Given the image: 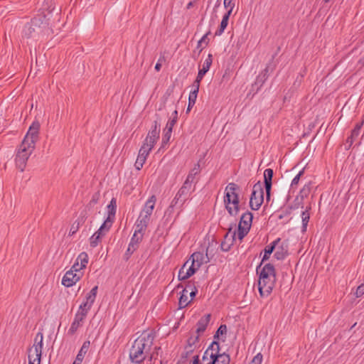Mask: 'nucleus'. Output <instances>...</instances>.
<instances>
[{
  "instance_id": "49",
  "label": "nucleus",
  "mask_w": 364,
  "mask_h": 364,
  "mask_svg": "<svg viewBox=\"0 0 364 364\" xmlns=\"http://www.w3.org/2000/svg\"><path fill=\"white\" fill-rule=\"evenodd\" d=\"M80 321L81 320H74V321L73 322L70 328L68 330V333L72 335V334H74L76 332V331L77 330V328H79V326L80 325Z\"/></svg>"
},
{
  "instance_id": "39",
  "label": "nucleus",
  "mask_w": 364,
  "mask_h": 364,
  "mask_svg": "<svg viewBox=\"0 0 364 364\" xmlns=\"http://www.w3.org/2000/svg\"><path fill=\"white\" fill-rule=\"evenodd\" d=\"M76 261L79 262V264L81 265V267H83V268L86 267L87 264L88 263V255L86 252H81Z\"/></svg>"
},
{
  "instance_id": "45",
  "label": "nucleus",
  "mask_w": 364,
  "mask_h": 364,
  "mask_svg": "<svg viewBox=\"0 0 364 364\" xmlns=\"http://www.w3.org/2000/svg\"><path fill=\"white\" fill-rule=\"evenodd\" d=\"M151 148L149 147L148 146L145 145L144 143L142 146H141L139 151V155L141 156H144L146 158L148 155L149 154V152L151 151Z\"/></svg>"
},
{
  "instance_id": "48",
  "label": "nucleus",
  "mask_w": 364,
  "mask_h": 364,
  "mask_svg": "<svg viewBox=\"0 0 364 364\" xmlns=\"http://www.w3.org/2000/svg\"><path fill=\"white\" fill-rule=\"evenodd\" d=\"M209 33L205 34L202 38L198 42V48H200V51L203 49L204 46H203V44H205V46H207L209 42V39L208 38V35Z\"/></svg>"
},
{
  "instance_id": "8",
  "label": "nucleus",
  "mask_w": 364,
  "mask_h": 364,
  "mask_svg": "<svg viewBox=\"0 0 364 364\" xmlns=\"http://www.w3.org/2000/svg\"><path fill=\"white\" fill-rule=\"evenodd\" d=\"M110 228L111 225L103 223L98 230L95 232L90 238V246L92 247H97L100 242L102 237L105 235V232H107Z\"/></svg>"
},
{
  "instance_id": "6",
  "label": "nucleus",
  "mask_w": 364,
  "mask_h": 364,
  "mask_svg": "<svg viewBox=\"0 0 364 364\" xmlns=\"http://www.w3.org/2000/svg\"><path fill=\"white\" fill-rule=\"evenodd\" d=\"M208 251L209 247L206 250L205 255H204L203 252H196L191 256L189 261L191 260V262L189 266L193 267L195 272H196L203 264L209 262Z\"/></svg>"
},
{
  "instance_id": "36",
  "label": "nucleus",
  "mask_w": 364,
  "mask_h": 364,
  "mask_svg": "<svg viewBox=\"0 0 364 364\" xmlns=\"http://www.w3.org/2000/svg\"><path fill=\"white\" fill-rule=\"evenodd\" d=\"M200 172V164L197 163L194 165L193 168L189 171L187 178H189L195 181L196 176L199 174Z\"/></svg>"
},
{
  "instance_id": "20",
  "label": "nucleus",
  "mask_w": 364,
  "mask_h": 364,
  "mask_svg": "<svg viewBox=\"0 0 364 364\" xmlns=\"http://www.w3.org/2000/svg\"><path fill=\"white\" fill-rule=\"evenodd\" d=\"M213 63V55L208 54L207 58L204 60L203 68L199 70L198 73V78H203L204 75L209 70L210 65Z\"/></svg>"
},
{
  "instance_id": "1",
  "label": "nucleus",
  "mask_w": 364,
  "mask_h": 364,
  "mask_svg": "<svg viewBox=\"0 0 364 364\" xmlns=\"http://www.w3.org/2000/svg\"><path fill=\"white\" fill-rule=\"evenodd\" d=\"M39 129L40 123L38 121H34L19 145L15 161L16 167L21 171H24L26 162L35 149L36 142L38 139Z\"/></svg>"
},
{
  "instance_id": "28",
  "label": "nucleus",
  "mask_w": 364,
  "mask_h": 364,
  "mask_svg": "<svg viewBox=\"0 0 364 364\" xmlns=\"http://www.w3.org/2000/svg\"><path fill=\"white\" fill-rule=\"evenodd\" d=\"M231 14L229 13H225L224 16H223L222 21L220 22V25L219 28L216 31L215 35L216 36H220L226 28L228 24V20Z\"/></svg>"
},
{
  "instance_id": "64",
  "label": "nucleus",
  "mask_w": 364,
  "mask_h": 364,
  "mask_svg": "<svg viewBox=\"0 0 364 364\" xmlns=\"http://www.w3.org/2000/svg\"><path fill=\"white\" fill-rule=\"evenodd\" d=\"M28 364H41V359H36V358L28 356Z\"/></svg>"
},
{
  "instance_id": "56",
  "label": "nucleus",
  "mask_w": 364,
  "mask_h": 364,
  "mask_svg": "<svg viewBox=\"0 0 364 364\" xmlns=\"http://www.w3.org/2000/svg\"><path fill=\"white\" fill-rule=\"evenodd\" d=\"M267 75H266V73L260 74L257 77L256 84H259L260 86H262L264 84V82L267 80Z\"/></svg>"
},
{
  "instance_id": "59",
  "label": "nucleus",
  "mask_w": 364,
  "mask_h": 364,
  "mask_svg": "<svg viewBox=\"0 0 364 364\" xmlns=\"http://www.w3.org/2000/svg\"><path fill=\"white\" fill-rule=\"evenodd\" d=\"M202 79L203 78H198V76H197L196 79L194 80V82L193 83V90H196V92H197V94L198 93L200 83V81L202 80Z\"/></svg>"
},
{
  "instance_id": "13",
  "label": "nucleus",
  "mask_w": 364,
  "mask_h": 364,
  "mask_svg": "<svg viewBox=\"0 0 364 364\" xmlns=\"http://www.w3.org/2000/svg\"><path fill=\"white\" fill-rule=\"evenodd\" d=\"M107 217L104 223L112 226L116 214L117 210V200L114 198H112L109 204L107 207Z\"/></svg>"
},
{
  "instance_id": "17",
  "label": "nucleus",
  "mask_w": 364,
  "mask_h": 364,
  "mask_svg": "<svg viewBox=\"0 0 364 364\" xmlns=\"http://www.w3.org/2000/svg\"><path fill=\"white\" fill-rule=\"evenodd\" d=\"M230 202V204H225V208L231 216H236L239 213L240 209V200L237 198L235 200H232Z\"/></svg>"
},
{
  "instance_id": "2",
  "label": "nucleus",
  "mask_w": 364,
  "mask_h": 364,
  "mask_svg": "<svg viewBox=\"0 0 364 364\" xmlns=\"http://www.w3.org/2000/svg\"><path fill=\"white\" fill-rule=\"evenodd\" d=\"M262 263L257 267L259 274L258 289L262 297L268 296L272 291L276 282V272L274 267L266 264L261 269Z\"/></svg>"
},
{
  "instance_id": "54",
  "label": "nucleus",
  "mask_w": 364,
  "mask_h": 364,
  "mask_svg": "<svg viewBox=\"0 0 364 364\" xmlns=\"http://www.w3.org/2000/svg\"><path fill=\"white\" fill-rule=\"evenodd\" d=\"M157 140L158 139L156 138H151V139H149V138L146 137L144 144L152 149L154 146V144H156Z\"/></svg>"
},
{
  "instance_id": "51",
  "label": "nucleus",
  "mask_w": 364,
  "mask_h": 364,
  "mask_svg": "<svg viewBox=\"0 0 364 364\" xmlns=\"http://www.w3.org/2000/svg\"><path fill=\"white\" fill-rule=\"evenodd\" d=\"M172 117L173 118L171 119H170L167 124H166V126L171 127L173 129V126L175 125L176 121H177V119H178V112L176 110H175L173 114H172Z\"/></svg>"
},
{
  "instance_id": "25",
  "label": "nucleus",
  "mask_w": 364,
  "mask_h": 364,
  "mask_svg": "<svg viewBox=\"0 0 364 364\" xmlns=\"http://www.w3.org/2000/svg\"><path fill=\"white\" fill-rule=\"evenodd\" d=\"M274 171L272 168H267L264 171V183L265 189L272 188Z\"/></svg>"
},
{
  "instance_id": "50",
  "label": "nucleus",
  "mask_w": 364,
  "mask_h": 364,
  "mask_svg": "<svg viewBox=\"0 0 364 364\" xmlns=\"http://www.w3.org/2000/svg\"><path fill=\"white\" fill-rule=\"evenodd\" d=\"M223 4L224 7L228 9L226 13L231 14L235 7V3L231 1L224 0Z\"/></svg>"
},
{
  "instance_id": "15",
  "label": "nucleus",
  "mask_w": 364,
  "mask_h": 364,
  "mask_svg": "<svg viewBox=\"0 0 364 364\" xmlns=\"http://www.w3.org/2000/svg\"><path fill=\"white\" fill-rule=\"evenodd\" d=\"M363 122H359L356 124L354 129L351 132V134L346 139V144H348V147H350L354 141H355L360 133Z\"/></svg>"
},
{
  "instance_id": "5",
  "label": "nucleus",
  "mask_w": 364,
  "mask_h": 364,
  "mask_svg": "<svg viewBox=\"0 0 364 364\" xmlns=\"http://www.w3.org/2000/svg\"><path fill=\"white\" fill-rule=\"evenodd\" d=\"M43 335L41 331L38 332L33 340V345L28 350V356L36 358V359H41L42 350H43Z\"/></svg>"
},
{
  "instance_id": "33",
  "label": "nucleus",
  "mask_w": 364,
  "mask_h": 364,
  "mask_svg": "<svg viewBox=\"0 0 364 364\" xmlns=\"http://www.w3.org/2000/svg\"><path fill=\"white\" fill-rule=\"evenodd\" d=\"M210 348H208L203 356L202 361L200 364H211L212 360L215 359V353H209Z\"/></svg>"
},
{
  "instance_id": "34",
  "label": "nucleus",
  "mask_w": 364,
  "mask_h": 364,
  "mask_svg": "<svg viewBox=\"0 0 364 364\" xmlns=\"http://www.w3.org/2000/svg\"><path fill=\"white\" fill-rule=\"evenodd\" d=\"M138 234L139 233L134 232L132 237L131 238L130 242L129 244V245H132L133 248L135 249L136 250L138 249L139 245L140 242L142 240L143 235H144L142 234H141L140 235H138Z\"/></svg>"
},
{
  "instance_id": "18",
  "label": "nucleus",
  "mask_w": 364,
  "mask_h": 364,
  "mask_svg": "<svg viewBox=\"0 0 364 364\" xmlns=\"http://www.w3.org/2000/svg\"><path fill=\"white\" fill-rule=\"evenodd\" d=\"M94 302L87 301L86 299L82 304L80 305L79 309L76 314L75 318H83L87 315L88 311L90 309Z\"/></svg>"
},
{
  "instance_id": "57",
  "label": "nucleus",
  "mask_w": 364,
  "mask_h": 364,
  "mask_svg": "<svg viewBox=\"0 0 364 364\" xmlns=\"http://www.w3.org/2000/svg\"><path fill=\"white\" fill-rule=\"evenodd\" d=\"M82 269H83V267H81V265L79 264V262L75 261V262L73 264V265L72 266V267L70 270L73 271L74 273H77V272H82L81 270Z\"/></svg>"
},
{
  "instance_id": "11",
  "label": "nucleus",
  "mask_w": 364,
  "mask_h": 364,
  "mask_svg": "<svg viewBox=\"0 0 364 364\" xmlns=\"http://www.w3.org/2000/svg\"><path fill=\"white\" fill-rule=\"evenodd\" d=\"M216 346L215 353V358L217 360V363L219 364H229L230 361V355L225 353H219L220 351V346L219 343L217 341H213L209 348L213 350L214 346Z\"/></svg>"
},
{
  "instance_id": "27",
  "label": "nucleus",
  "mask_w": 364,
  "mask_h": 364,
  "mask_svg": "<svg viewBox=\"0 0 364 364\" xmlns=\"http://www.w3.org/2000/svg\"><path fill=\"white\" fill-rule=\"evenodd\" d=\"M190 287V284H188V286L182 291V294L179 298L178 304L180 308H184L186 307L191 301V300H188V288Z\"/></svg>"
},
{
  "instance_id": "29",
  "label": "nucleus",
  "mask_w": 364,
  "mask_h": 364,
  "mask_svg": "<svg viewBox=\"0 0 364 364\" xmlns=\"http://www.w3.org/2000/svg\"><path fill=\"white\" fill-rule=\"evenodd\" d=\"M157 121H154V124L151 127V129L149 132L146 138L151 139V138H159L160 127Z\"/></svg>"
},
{
  "instance_id": "46",
  "label": "nucleus",
  "mask_w": 364,
  "mask_h": 364,
  "mask_svg": "<svg viewBox=\"0 0 364 364\" xmlns=\"http://www.w3.org/2000/svg\"><path fill=\"white\" fill-rule=\"evenodd\" d=\"M191 192L186 188H183L182 187H181V188L178 190V191L177 192V194L178 195L179 197H181L182 198L185 199L186 200H187L189 198V196H191Z\"/></svg>"
},
{
  "instance_id": "35",
  "label": "nucleus",
  "mask_w": 364,
  "mask_h": 364,
  "mask_svg": "<svg viewBox=\"0 0 364 364\" xmlns=\"http://www.w3.org/2000/svg\"><path fill=\"white\" fill-rule=\"evenodd\" d=\"M208 320H200L198 322L197 328L196 330V336H198V337H200V334L205 331L208 326Z\"/></svg>"
},
{
  "instance_id": "7",
  "label": "nucleus",
  "mask_w": 364,
  "mask_h": 364,
  "mask_svg": "<svg viewBox=\"0 0 364 364\" xmlns=\"http://www.w3.org/2000/svg\"><path fill=\"white\" fill-rule=\"evenodd\" d=\"M240 187L235 183H230L225 187L224 204H230V200L239 198Z\"/></svg>"
},
{
  "instance_id": "42",
  "label": "nucleus",
  "mask_w": 364,
  "mask_h": 364,
  "mask_svg": "<svg viewBox=\"0 0 364 364\" xmlns=\"http://www.w3.org/2000/svg\"><path fill=\"white\" fill-rule=\"evenodd\" d=\"M250 228L238 225L237 237L241 241L248 234Z\"/></svg>"
},
{
  "instance_id": "12",
  "label": "nucleus",
  "mask_w": 364,
  "mask_h": 364,
  "mask_svg": "<svg viewBox=\"0 0 364 364\" xmlns=\"http://www.w3.org/2000/svg\"><path fill=\"white\" fill-rule=\"evenodd\" d=\"M42 23L41 18H34L29 23H27L23 28V35L26 38L32 36L33 33L36 31V27H40Z\"/></svg>"
},
{
  "instance_id": "26",
  "label": "nucleus",
  "mask_w": 364,
  "mask_h": 364,
  "mask_svg": "<svg viewBox=\"0 0 364 364\" xmlns=\"http://www.w3.org/2000/svg\"><path fill=\"white\" fill-rule=\"evenodd\" d=\"M280 238L277 239L271 245H267L264 249V253L262 259L261 263L262 264L265 260L269 258L270 255L273 252L276 245L280 242Z\"/></svg>"
},
{
  "instance_id": "22",
  "label": "nucleus",
  "mask_w": 364,
  "mask_h": 364,
  "mask_svg": "<svg viewBox=\"0 0 364 364\" xmlns=\"http://www.w3.org/2000/svg\"><path fill=\"white\" fill-rule=\"evenodd\" d=\"M252 219L253 215L252 213H250V211H246L242 215L238 225L250 228Z\"/></svg>"
},
{
  "instance_id": "3",
  "label": "nucleus",
  "mask_w": 364,
  "mask_h": 364,
  "mask_svg": "<svg viewBox=\"0 0 364 364\" xmlns=\"http://www.w3.org/2000/svg\"><path fill=\"white\" fill-rule=\"evenodd\" d=\"M154 336L151 333L142 334L132 344L129 351V358L132 363H142L149 353L153 345Z\"/></svg>"
},
{
  "instance_id": "53",
  "label": "nucleus",
  "mask_w": 364,
  "mask_h": 364,
  "mask_svg": "<svg viewBox=\"0 0 364 364\" xmlns=\"http://www.w3.org/2000/svg\"><path fill=\"white\" fill-rule=\"evenodd\" d=\"M194 183H196V182L186 178V179L185 180V181L181 187L183 188H186L191 192L192 185Z\"/></svg>"
},
{
  "instance_id": "16",
  "label": "nucleus",
  "mask_w": 364,
  "mask_h": 364,
  "mask_svg": "<svg viewBox=\"0 0 364 364\" xmlns=\"http://www.w3.org/2000/svg\"><path fill=\"white\" fill-rule=\"evenodd\" d=\"M156 197L151 196L145 203V205L141 212L144 214L151 216L155 207Z\"/></svg>"
},
{
  "instance_id": "60",
  "label": "nucleus",
  "mask_w": 364,
  "mask_h": 364,
  "mask_svg": "<svg viewBox=\"0 0 364 364\" xmlns=\"http://www.w3.org/2000/svg\"><path fill=\"white\" fill-rule=\"evenodd\" d=\"M134 251H136V250L133 248V245H129L124 255L126 259H128Z\"/></svg>"
},
{
  "instance_id": "14",
  "label": "nucleus",
  "mask_w": 364,
  "mask_h": 364,
  "mask_svg": "<svg viewBox=\"0 0 364 364\" xmlns=\"http://www.w3.org/2000/svg\"><path fill=\"white\" fill-rule=\"evenodd\" d=\"M196 272L189 266V260L186 262L178 272V279L185 280L191 277Z\"/></svg>"
},
{
  "instance_id": "58",
  "label": "nucleus",
  "mask_w": 364,
  "mask_h": 364,
  "mask_svg": "<svg viewBox=\"0 0 364 364\" xmlns=\"http://www.w3.org/2000/svg\"><path fill=\"white\" fill-rule=\"evenodd\" d=\"M262 361V355L257 353L252 359L250 364H261Z\"/></svg>"
},
{
  "instance_id": "24",
  "label": "nucleus",
  "mask_w": 364,
  "mask_h": 364,
  "mask_svg": "<svg viewBox=\"0 0 364 364\" xmlns=\"http://www.w3.org/2000/svg\"><path fill=\"white\" fill-rule=\"evenodd\" d=\"M288 255L287 245L282 243L276 250L274 257L278 260L284 259Z\"/></svg>"
},
{
  "instance_id": "10",
  "label": "nucleus",
  "mask_w": 364,
  "mask_h": 364,
  "mask_svg": "<svg viewBox=\"0 0 364 364\" xmlns=\"http://www.w3.org/2000/svg\"><path fill=\"white\" fill-rule=\"evenodd\" d=\"M235 237L236 231L232 232V228H230L224 236V240L220 244L221 250L223 252L229 251L235 240Z\"/></svg>"
},
{
  "instance_id": "32",
  "label": "nucleus",
  "mask_w": 364,
  "mask_h": 364,
  "mask_svg": "<svg viewBox=\"0 0 364 364\" xmlns=\"http://www.w3.org/2000/svg\"><path fill=\"white\" fill-rule=\"evenodd\" d=\"M227 334V326L225 324H221L220 327L218 328L215 334L214 335V341H216L217 339H220V337L222 338L221 340L223 341H225V338Z\"/></svg>"
},
{
  "instance_id": "61",
  "label": "nucleus",
  "mask_w": 364,
  "mask_h": 364,
  "mask_svg": "<svg viewBox=\"0 0 364 364\" xmlns=\"http://www.w3.org/2000/svg\"><path fill=\"white\" fill-rule=\"evenodd\" d=\"M364 294V283L358 287L355 296L356 297H360Z\"/></svg>"
},
{
  "instance_id": "37",
  "label": "nucleus",
  "mask_w": 364,
  "mask_h": 364,
  "mask_svg": "<svg viewBox=\"0 0 364 364\" xmlns=\"http://www.w3.org/2000/svg\"><path fill=\"white\" fill-rule=\"evenodd\" d=\"M172 128L166 126V128L164 131V136L162 137V146H164L166 144H167L171 139V133H172Z\"/></svg>"
},
{
  "instance_id": "21",
  "label": "nucleus",
  "mask_w": 364,
  "mask_h": 364,
  "mask_svg": "<svg viewBox=\"0 0 364 364\" xmlns=\"http://www.w3.org/2000/svg\"><path fill=\"white\" fill-rule=\"evenodd\" d=\"M90 343L89 341H85L78 352L75 360L74 361L73 364H81L85 355L87 353L88 348L90 347Z\"/></svg>"
},
{
  "instance_id": "44",
  "label": "nucleus",
  "mask_w": 364,
  "mask_h": 364,
  "mask_svg": "<svg viewBox=\"0 0 364 364\" xmlns=\"http://www.w3.org/2000/svg\"><path fill=\"white\" fill-rule=\"evenodd\" d=\"M311 183L304 185L302 189L300 191L299 196L303 199L307 197L311 192Z\"/></svg>"
},
{
  "instance_id": "55",
  "label": "nucleus",
  "mask_w": 364,
  "mask_h": 364,
  "mask_svg": "<svg viewBox=\"0 0 364 364\" xmlns=\"http://www.w3.org/2000/svg\"><path fill=\"white\" fill-rule=\"evenodd\" d=\"M304 174V169L300 171L299 173L293 178L291 186L294 187V186H296L300 180L301 176Z\"/></svg>"
},
{
  "instance_id": "9",
  "label": "nucleus",
  "mask_w": 364,
  "mask_h": 364,
  "mask_svg": "<svg viewBox=\"0 0 364 364\" xmlns=\"http://www.w3.org/2000/svg\"><path fill=\"white\" fill-rule=\"evenodd\" d=\"M82 276V272L74 273L73 271L68 270L64 274L62 279V284L67 287H70L76 284Z\"/></svg>"
},
{
  "instance_id": "63",
  "label": "nucleus",
  "mask_w": 364,
  "mask_h": 364,
  "mask_svg": "<svg viewBox=\"0 0 364 364\" xmlns=\"http://www.w3.org/2000/svg\"><path fill=\"white\" fill-rule=\"evenodd\" d=\"M291 210H290V206H289L287 208H286L284 211H283V213L279 215V219H282L285 216H287V215H289L291 213Z\"/></svg>"
},
{
  "instance_id": "43",
  "label": "nucleus",
  "mask_w": 364,
  "mask_h": 364,
  "mask_svg": "<svg viewBox=\"0 0 364 364\" xmlns=\"http://www.w3.org/2000/svg\"><path fill=\"white\" fill-rule=\"evenodd\" d=\"M250 228L238 225L237 237L241 241L248 234Z\"/></svg>"
},
{
  "instance_id": "38",
  "label": "nucleus",
  "mask_w": 364,
  "mask_h": 364,
  "mask_svg": "<svg viewBox=\"0 0 364 364\" xmlns=\"http://www.w3.org/2000/svg\"><path fill=\"white\" fill-rule=\"evenodd\" d=\"M198 94L196 92V90H191L189 97H188V105L187 108V112L190 111L191 109L193 107L196 103L197 99Z\"/></svg>"
},
{
  "instance_id": "40",
  "label": "nucleus",
  "mask_w": 364,
  "mask_h": 364,
  "mask_svg": "<svg viewBox=\"0 0 364 364\" xmlns=\"http://www.w3.org/2000/svg\"><path fill=\"white\" fill-rule=\"evenodd\" d=\"M85 220V216H82L80 218H78L72 225L70 228V232L72 235L75 233L79 229L80 226L84 223Z\"/></svg>"
},
{
  "instance_id": "47",
  "label": "nucleus",
  "mask_w": 364,
  "mask_h": 364,
  "mask_svg": "<svg viewBox=\"0 0 364 364\" xmlns=\"http://www.w3.org/2000/svg\"><path fill=\"white\" fill-rule=\"evenodd\" d=\"M97 291V286H95L87 294L85 299H87V301L94 302L95 300V298H96Z\"/></svg>"
},
{
  "instance_id": "41",
  "label": "nucleus",
  "mask_w": 364,
  "mask_h": 364,
  "mask_svg": "<svg viewBox=\"0 0 364 364\" xmlns=\"http://www.w3.org/2000/svg\"><path fill=\"white\" fill-rule=\"evenodd\" d=\"M303 200L304 199L302 198L297 196L292 204L290 205V210H296L300 208H303Z\"/></svg>"
},
{
  "instance_id": "4",
  "label": "nucleus",
  "mask_w": 364,
  "mask_h": 364,
  "mask_svg": "<svg viewBox=\"0 0 364 364\" xmlns=\"http://www.w3.org/2000/svg\"><path fill=\"white\" fill-rule=\"evenodd\" d=\"M264 201V191L260 181L256 183L252 188L250 198V206L252 210H257Z\"/></svg>"
},
{
  "instance_id": "31",
  "label": "nucleus",
  "mask_w": 364,
  "mask_h": 364,
  "mask_svg": "<svg viewBox=\"0 0 364 364\" xmlns=\"http://www.w3.org/2000/svg\"><path fill=\"white\" fill-rule=\"evenodd\" d=\"M135 232L142 234L144 235V232L146 231L148 225L143 222L141 219H140L139 217L136 219V221L135 223Z\"/></svg>"
},
{
  "instance_id": "23",
  "label": "nucleus",
  "mask_w": 364,
  "mask_h": 364,
  "mask_svg": "<svg viewBox=\"0 0 364 364\" xmlns=\"http://www.w3.org/2000/svg\"><path fill=\"white\" fill-rule=\"evenodd\" d=\"M199 342L198 336H191L188 338L187 341V346H186V355L187 357L190 353H191L194 350V346L196 343Z\"/></svg>"
},
{
  "instance_id": "19",
  "label": "nucleus",
  "mask_w": 364,
  "mask_h": 364,
  "mask_svg": "<svg viewBox=\"0 0 364 364\" xmlns=\"http://www.w3.org/2000/svg\"><path fill=\"white\" fill-rule=\"evenodd\" d=\"M186 200L182 198L181 197H179L178 195L176 193L172 201L171 202L170 205L168 207L166 214L171 215L173 212V208L176 206H178L180 208H182V206L186 203Z\"/></svg>"
},
{
  "instance_id": "62",
  "label": "nucleus",
  "mask_w": 364,
  "mask_h": 364,
  "mask_svg": "<svg viewBox=\"0 0 364 364\" xmlns=\"http://www.w3.org/2000/svg\"><path fill=\"white\" fill-rule=\"evenodd\" d=\"M139 218L140 219H141V220H142L143 222H144L145 223H146L147 225H149V221H150L151 216L147 215L144 214V213H142L141 212H140L139 215Z\"/></svg>"
},
{
  "instance_id": "30",
  "label": "nucleus",
  "mask_w": 364,
  "mask_h": 364,
  "mask_svg": "<svg viewBox=\"0 0 364 364\" xmlns=\"http://www.w3.org/2000/svg\"><path fill=\"white\" fill-rule=\"evenodd\" d=\"M311 209V207L306 208V210L301 213V220H302V232H305L306 231L307 225L310 219V214L309 210Z\"/></svg>"
},
{
  "instance_id": "52",
  "label": "nucleus",
  "mask_w": 364,
  "mask_h": 364,
  "mask_svg": "<svg viewBox=\"0 0 364 364\" xmlns=\"http://www.w3.org/2000/svg\"><path fill=\"white\" fill-rule=\"evenodd\" d=\"M99 199H100V193H94L92 195V198H91L90 201L89 202L87 206L88 207L94 206L95 204L97 203Z\"/></svg>"
}]
</instances>
